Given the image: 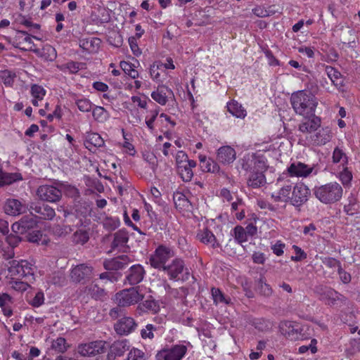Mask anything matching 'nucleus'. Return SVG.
<instances>
[{
	"mask_svg": "<svg viewBox=\"0 0 360 360\" xmlns=\"http://www.w3.org/2000/svg\"><path fill=\"white\" fill-rule=\"evenodd\" d=\"M290 103L297 115L307 117L314 115L318 101L313 94L302 90L292 94Z\"/></svg>",
	"mask_w": 360,
	"mask_h": 360,
	"instance_id": "1",
	"label": "nucleus"
},
{
	"mask_svg": "<svg viewBox=\"0 0 360 360\" xmlns=\"http://www.w3.org/2000/svg\"><path fill=\"white\" fill-rule=\"evenodd\" d=\"M314 193L316 198L321 202L324 204H332L341 199L343 190L338 183L330 182L315 187Z\"/></svg>",
	"mask_w": 360,
	"mask_h": 360,
	"instance_id": "2",
	"label": "nucleus"
},
{
	"mask_svg": "<svg viewBox=\"0 0 360 360\" xmlns=\"http://www.w3.org/2000/svg\"><path fill=\"white\" fill-rule=\"evenodd\" d=\"M144 297L140 287H132L122 290L115 295V300L119 307H128L136 304Z\"/></svg>",
	"mask_w": 360,
	"mask_h": 360,
	"instance_id": "3",
	"label": "nucleus"
},
{
	"mask_svg": "<svg viewBox=\"0 0 360 360\" xmlns=\"http://www.w3.org/2000/svg\"><path fill=\"white\" fill-rule=\"evenodd\" d=\"M34 268L27 261L18 262L13 260L10 262L8 273L11 276L16 278L27 279L29 281L34 280Z\"/></svg>",
	"mask_w": 360,
	"mask_h": 360,
	"instance_id": "4",
	"label": "nucleus"
},
{
	"mask_svg": "<svg viewBox=\"0 0 360 360\" xmlns=\"http://www.w3.org/2000/svg\"><path fill=\"white\" fill-rule=\"evenodd\" d=\"M174 256V250L169 246L160 245L150 257L149 262L151 266L160 270L167 261Z\"/></svg>",
	"mask_w": 360,
	"mask_h": 360,
	"instance_id": "5",
	"label": "nucleus"
},
{
	"mask_svg": "<svg viewBox=\"0 0 360 360\" xmlns=\"http://www.w3.org/2000/svg\"><path fill=\"white\" fill-rule=\"evenodd\" d=\"M94 276V269L86 264H81L73 267L70 274V279L74 283H84Z\"/></svg>",
	"mask_w": 360,
	"mask_h": 360,
	"instance_id": "6",
	"label": "nucleus"
},
{
	"mask_svg": "<svg viewBox=\"0 0 360 360\" xmlns=\"http://www.w3.org/2000/svg\"><path fill=\"white\" fill-rule=\"evenodd\" d=\"M187 352V346L179 344L158 352L159 360H181Z\"/></svg>",
	"mask_w": 360,
	"mask_h": 360,
	"instance_id": "7",
	"label": "nucleus"
},
{
	"mask_svg": "<svg viewBox=\"0 0 360 360\" xmlns=\"http://www.w3.org/2000/svg\"><path fill=\"white\" fill-rule=\"evenodd\" d=\"M37 195L41 200L55 202L61 198L62 191L52 185H42L37 188Z\"/></svg>",
	"mask_w": 360,
	"mask_h": 360,
	"instance_id": "8",
	"label": "nucleus"
},
{
	"mask_svg": "<svg viewBox=\"0 0 360 360\" xmlns=\"http://www.w3.org/2000/svg\"><path fill=\"white\" fill-rule=\"evenodd\" d=\"M105 351V342L95 341L89 343L81 344L77 347L78 353L82 356H94Z\"/></svg>",
	"mask_w": 360,
	"mask_h": 360,
	"instance_id": "9",
	"label": "nucleus"
},
{
	"mask_svg": "<svg viewBox=\"0 0 360 360\" xmlns=\"http://www.w3.org/2000/svg\"><path fill=\"white\" fill-rule=\"evenodd\" d=\"M309 190L303 184H297L293 187L290 202L292 205L299 207L306 202L309 195Z\"/></svg>",
	"mask_w": 360,
	"mask_h": 360,
	"instance_id": "10",
	"label": "nucleus"
},
{
	"mask_svg": "<svg viewBox=\"0 0 360 360\" xmlns=\"http://www.w3.org/2000/svg\"><path fill=\"white\" fill-rule=\"evenodd\" d=\"M137 324L134 319L129 316H123L114 324L115 332L120 335H127L135 330Z\"/></svg>",
	"mask_w": 360,
	"mask_h": 360,
	"instance_id": "11",
	"label": "nucleus"
},
{
	"mask_svg": "<svg viewBox=\"0 0 360 360\" xmlns=\"http://www.w3.org/2000/svg\"><path fill=\"white\" fill-rule=\"evenodd\" d=\"M236 159V152L230 146L220 147L217 151V160L224 165L232 164Z\"/></svg>",
	"mask_w": 360,
	"mask_h": 360,
	"instance_id": "12",
	"label": "nucleus"
},
{
	"mask_svg": "<svg viewBox=\"0 0 360 360\" xmlns=\"http://www.w3.org/2000/svg\"><path fill=\"white\" fill-rule=\"evenodd\" d=\"M129 240L128 232L124 229H120L113 234V240L111 243V249L109 252L117 250L118 251H124L128 248Z\"/></svg>",
	"mask_w": 360,
	"mask_h": 360,
	"instance_id": "13",
	"label": "nucleus"
},
{
	"mask_svg": "<svg viewBox=\"0 0 360 360\" xmlns=\"http://www.w3.org/2000/svg\"><path fill=\"white\" fill-rule=\"evenodd\" d=\"M184 267V262L181 259L176 258L172 260L171 264H166L160 270L166 272L169 279L176 280L178 279L179 275L183 272Z\"/></svg>",
	"mask_w": 360,
	"mask_h": 360,
	"instance_id": "14",
	"label": "nucleus"
},
{
	"mask_svg": "<svg viewBox=\"0 0 360 360\" xmlns=\"http://www.w3.org/2000/svg\"><path fill=\"white\" fill-rule=\"evenodd\" d=\"M316 292L320 295V300L328 305H333L342 296L330 288L319 286L316 288Z\"/></svg>",
	"mask_w": 360,
	"mask_h": 360,
	"instance_id": "15",
	"label": "nucleus"
},
{
	"mask_svg": "<svg viewBox=\"0 0 360 360\" xmlns=\"http://www.w3.org/2000/svg\"><path fill=\"white\" fill-rule=\"evenodd\" d=\"M314 167L300 162H293L288 168L290 176L298 177H307L312 173Z\"/></svg>",
	"mask_w": 360,
	"mask_h": 360,
	"instance_id": "16",
	"label": "nucleus"
},
{
	"mask_svg": "<svg viewBox=\"0 0 360 360\" xmlns=\"http://www.w3.org/2000/svg\"><path fill=\"white\" fill-rule=\"evenodd\" d=\"M37 226V221L32 216H25L19 221L13 224L11 229L13 232L24 233Z\"/></svg>",
	"mask_w": 360,
	"mask_h": 360,
	"instance_id": "17",
	"label": "nucleus"
},
{
	"mask_svg": "<svg viewBox=\"0 0 360 360\" xmlns=\"http://www.w3.org/2000/svg\"><path fill=\"white\" fill-rule=\"evenodd\" d=\"M129 342L127 340H117L114 342L108 354V360H115L117 356H122L125 352L129 350Z\"/></svg>",
	"mask_w": 360,
	"mask_h": 360,
	"instance_id": "18",
	"label": "nucleus"
},
{
	"mask_svg": "<svg viewBox=\"0 0 360 360\" xmlns=\"http://www.w3.org/2000/svg\"><path fill=\"white\" fill-rule=\"evenodd\" d=\"M30 210L42 219L51 220L56 216L55 210L48 205L33 203Z\"/></svg>",
	"mask_w": 360,
	"mask_h": 360,
	"instance_id": "19",
	"label": "nucleus"
},
{
	"mask_svg": "<svg viewBox=\"0 0 360 360\" xmlns=\"http://www.w3.org/2000/svg\"><path fill=\"white\" fill-rule=\"evenodd\" d=\"M145 274V270L141 265H133L127 271L126 280L130 285H136L143 281Z\"/></svg>",
	"mask_w": 360,
	"mask_h": 360,
	"instance_id": "20",
	"label": "nucleus"
},
{
	"mask_svg": "<svg viewBox=\"0 0 360 360\" xmlns=\"http://www.w3.org/2000/svg\"><path fill=\"white\" fill-rule=\"evenodd\" d=\"M130 259L127 255H121L103 262L104 268L108 271H117L124 269L129 263Z\"/></svg>",
	"mask_w": 360,
	"mask_h": 360,
	"instance_id": "21",
	"label": "nucleus"
},
{
	"mask_svg": "<svg viewBox=\"0 0 360 360\" xmlns=\"http://www.w3.org/2000/svg\"><path fill=\"white\" fill-rule=\"evenodd\" d=\"M5 212L11 216H18L26 211V207L17 199H8L4 206Z\"/></svg>",
	"mask_w": 360,
	"mask_h": 360,
	"instance_id": "22",
	"label": "nucleus"
},
{
	"mask_svg": "<svg viewBox=\"0 0 360 360\" xmlns=\"http://www.w3.org/2000/svg\"><path fill=\"white\" fill-rule=\"evenodd\" d=\"M170 96H174V93L165 86H159L151 93L152 98L162 105L167 103V98Z\"/></svg>",
	"mask_w": 360,
	"mask_h": 360,
	"instance_id": "23",
	"label": "nucleus"
},
{
	"mask_svg": "<svg viewBox=\"0 0 360 360\" xmlns=\"http://www.w3.org/2000/svg\"><path fill=\"white\" fill-rule=\"evenodd\" d=\"M281 333L291 340L300 338V333L298 326H294L291 322H283L279 326Z\"/></svg>",
	"mask_w": 360,
	"mask_h": 360,
	"instance_id": "24",
	"label": "nucleus"
},
{
	"mask_svg": "<svg viewBox=\"0 0 360 360\" xmlns=\"http://www.w3.org/2000/svg\"><path fill=\"white\" fill-rule=\"evenodd\" d=\"M200 167L204 172L219 173L220 167L217 162L211 158H207L204 155H200Z\"/></svg>",
	"mask_w": 360,
	"mask_h": 360,
	"instance_id": "25",
	"label": "nucleus"
},
{
	"mask_svg": "<svg viewBox=\"0 0 360 360\" xmlns=\"http://www.w3.org/2000/svg\"><path fill=\"white\" fill-rule=\"evenodd\" d=\"M174 202L176 209L180 211L191 212L192 205L187 197L181 192H176L174 194Z\"/></svg>",
	"mask_w": 360,
	"mask_h": 360,
	"instance_id": "26",
	"label": "nucleus"
},
{
	"mask_svg": "<svg viewBox=\"0 0 360 360\" xmlns=\"http://www.w3.org/2000/svg\"><path fill=\"white\" fill-rule=\"evenodd\" d=\"M311 119L302 122L299 125V130L302 133H312L316 131L321 126V119L313 115Z\"/></svg>",
	"mask_w": 360,
	"mask_h": 360,
	"instance_id": "27",
	"label": "nucleus"
},
{
	"mask_svg": "<svg viewBox=\"0 0 360 360\" xmlns=\"http://www.w3.org/2000/svg\"><path fill=\"white\" fill-rule=\"evenodd\" d=\"M292 191V185L288 182L278 192L272 193L271 198L275 202H288L290 200Z\"/></svg>",
	"mask_w": 360,
	"mask_h": 360,
	"instance_id": "28",
	"label": "nucleus"
},
{
	"mask_svg": "<svg viewBox=\"0 0 360 360\" xmlns=\"http://www.w3.org/2000/svg\"><path fill=\"white\" fill-rule=\"evenodd\" d=\"M264 172V171H256L255 172L250 173L248 179V186L257 188L265 185L266 178L263 174Z\"/></svg>",
	"mask_w": 360,
	"mask_h": 360,
	"instance_id": "29",
	"label": "nucleus"
},
{
	"mask_svg": "<svg viewBox=\"0 0 360 360\" xmlns=\"http://www.w3.org/2000/svg\"><path fill=\"white\" fill-rule=\"evenodd\" d=\"M200 242L204 244L209 245L212 248H215L219 246L214 235L207 229L201 230L197 236Z\"/></svg>",
	"mask_w": 360,
	"mask_h": 360,
	"instance_id": "30",
	"label": "nucleus"
},
{
	"mask_svg": "<svg viewBox=\"0 0 360 360\" xmlns=\"http://www.w3.org/2000/svg\"><path fill=\"white\" fill-rule=\"evenodd\" d=\"M196 166V162L194 160H191L186 165H179L178 168V172L181 175L183 181H189L191 180L193 173L192 171V168Z\"/></svg>",
	"mask_w": 360,
	"mask_h": 360,
	"instance_id": "31",
	"label": "nucleus"
},
{
	"mask_svg": "<svg viewBox=\"0 0 360 360\" xmlns=\"http://www.w3.org/2000/svg\"><path fill=\"white\" fill-rule=\"evenodd\" d=\"M84 144L86 148L91 150L92 148L103 146L104 145V141L98 134L90 133L87 135Z\"/></svg>",
	"mask_w": 360,
	"mask_h": 360,
	"instance_id": "32",
	"label": "nucleus"
},
{
	"mask_svg": "<svg viewBox=\"0 0 360 360\" xmlns=\"http://www.w3.org/2000/svg\"><path fill=\"white\" fill-rule=\"evenodd\" d=\"M228 111L233 116L238 118H245L246 110L244 108L236 101H231L227 103Z\"/></svg>",
	"mask_w": 360,
	"mask_h": 360,
	"instance_id": "33",
	"label": "nucleus"
},
{
	"mask_svg": "<svg viewBox=\"0 0 360 360\" xmlns=\"http://www.w3.org/2000/svg\"><path fill=\"white\" fill-rule=\"evenodd\" d=\"M13 298L7 293H2L0 296V307L2 309L4 314L8 317L13 314L11 304Z\"/></svg>",
	"mask_w": 360,
	"mask_h": 360,
	"instance_id": "34",
	"label": "nucleus"
},
{
	"mask_svg": "<svg viewBox=\"0 0 360 360\" xmlns=\"http://www.w3.org/2000/svg\"><path fill=\"white\" fill-rule=\"evenodd\" d=\"M82 66V63L74 62V61H69L66 63L61 64V65H57V68L66 73L69 72L71 74L77 73Z\"/></svg>",
	"mask_w": 360,
	"mask_h": 360,
	"instance_id": "35",
	"label": "nucleus"
},
{
	"mask_svg": "<svg viewBox=\"0 0 360 360\" xmlns=\"http://www.w3.org/2000/svg\"><path fill=\"white\" fill-rule=\"evenodd\" d=\"M326 72L328 77L330 79L332 83L335 86H342V79L341 74L339 71L331 66H327L326 68Z\"/></svg>",
	"mask_w": 360,
	"mask_h": 360,
	"instance_id": "36",
	"label": "nucleus"
},
{
	"mask_svg": "<svg viewBox=\"0 0 360 360\" xmlns=\"http://www.w3.org/2000/svg\"><path fill=\"white\" fill-rule=\"evenodd\" d=\"M253 161L251 164V167L250 171L252 172H255L256 171H265L266 169V164L264 158L262 156L256 155L255 154L252 156Z\"/></svg>",
	"mask_w": 360,
	"mask_h": 360,
	"instance_id": "37",
	"label": "nucleus"
},
{
	"mask_svg": "<svg viewBox=\"0 0 360 360\" xmlns=\"http://www.w3.org/2000/svg\"><path fill=\"white\" fill-rule=\"evenodd\" d=\"M20 278H12L8 283V285L11 288L13 289L18 292H25L30 288V285L28 282H30L27 279L25 281H22L19 280Z\"/></svg>",
	"mask_w": 360,
	"mask_h": 360,
	"instance_id": "38",
	"label": "nucleus"
},
{
	"mask_svg": "<svg viewBox=\"0 0 360 360\" xmlns=\"http://www.w3.org/2000/svg\"><path fill=\"white\" fill-rule=\"evenodd\" d=\"M211 291L214 302L216 304H229L230 303L231 299L229 297H226L219 288H212Z\"/></svg>",
	"mask_w": 360,
	"mask_h": 360,
	"instance_id": "39",
	"label": "nucleus"
},
{
	"mask_svg": "<svg viewBox=\"0 0 360 360\" xmlns=\"http://www.w3.org/2000/svg\"><path fill=\"white\" fill-rule=\"evenodd\" d=\"M1 179L0 186H2L11 184L18 180H20L22 179V176L18 173H6L3 172Z\"/></svg>",
	"mask_w": 360,
	"mask_h": 360,
	"instance_id": "40",
	"label": "nucleus"
},
{
	"mask_svg": "<svg viewBox=\"0 0 360 360\" xmlns=\"http://www.w3.org/2000/svg\"><path fill=\"white\" fill-rule=\"evenodd\" d=\"M120 224V219L116 217H106L103 221V227L108 231L116 229Z\"/></svg>",
	"mask_w": 360,
	"mask_h": 360,
	"instance_id": "41",
	"label": "nucleus"
},
{
	"mask_svg": "<svg viewBox=\"0 0 360 360\" xmlns=\"http://www.w3.org/2000/svg\"><path fill=\"white\" fill-rule=\"evenodd\" d=\"M89 233L86 230L79 229L72 236V240L76 244L83 245L89 240Z\"/></svg>",
	"mask_w": 360,
	"mask_h": 360,
	"instance_id": "42",
	"label": "nucleus"
},
{
	"mask_svg": "<svg viewBox=\"0 0 360 360\" xmlns=\"http://www.w3.org/2000/svg\"><path fill=\"white\" fill-rule=\"evenodd\" d=\"M92 115L96 120L101 122L106 121L109 117L108 112L101 106H96L93 109Z\"/></svg>",
	"mask_w": 360,
	"mask_h": 360,
	"instance_id": "43",
	"label": "nucleus"
},
{
	"mask_svg": "<svg viewBox=\"0 0 360 360\" xmlns=\"http://www.w3.org/2000/svg\"><path fill=\"white\" fill-rule=\"evenodd\" d=\"M51 347L58 352L63 353L68 349L69 345L65 338L60 337L52 342Z\"/></svg>",
	"mask_w": 360,
	"mask_h": 360,
	"instance_id": "44",
	"label": "nucleus"
},
{
	"mask_svg": "<svg viewBox=\"0 0 360 360\" xmlns=\"http://www.w3.org/2000/svg\"><path fill=\"white\" fill-rule=\"evenodd\" d=\"M120 67L122 70L127 74L132 79H136L139 77V72L134 69V65L129 62H120Z\"/></svg>",
	"mask_w": 360,
	"mask_h": 360,
	"instance_id": "45",
	"label": "nucleus"
},
{
	"mask_svg": "<svg viewBox=\"0 0 360 360\" xmlns=\"http://www.w3.org/2000/svg\"><path fill=\"white\" fill-rule=\"evenodd\" d=\"M234 238L238 243H243L248 240V236L245 229L240 226H236L234 229Z\"/></svg>",
	"mask_w": 360,
	"mask_h": 360,
	"instance_id": "46",
	"label": "nucleus"
},
{
	"mask_svg": "<svg viewBox=\"0 0 360 360\" xmlns=\"http://www.w3.org/2000/svg\"><path fill=\"white\" fill-rule=\"evenodd\" d=\"M15 77V73L5 70L0 71V78L6 86H11Z\"/></svg>",
	"mask_w": 360,
	"mask_h": 360,
	"instance_id": "47",
	"label": "nucleus"
},
{
	"mask_svg": "<svg viewBox=\"0 0 360 360\" xmlns=\"http://www.w3.org/2000/svg\"><path fill=\"white\" fill-rule=\"evenodd\" d=\"M18 39L19 40L22 39V42L26 45V47H23V49H32L34 46V43L32 40V37L28 34V33L25 31H18Z\"/></svg>",
	"mask_w": 360,
	"mask_h": 360,
	"instance_id": "48",
	"label": "nucleus"
},
{
	"mask_svg": "<svg viewBox=\"0 0 360 360\" xmlns=\"http://www.w3.org/2000/svg\"><path fill=\"white\" fill-rule=\"evenodd\" d=\"M257 288L259 292L265 297H269L272 293V290L271 287L269 286V285L266 283L263 278H259V280L258 281Z\"/></svg>",
	"mask_w": 360,
	"mask_h": 360,
	"instance_id": "49",
	"label": "nucleus"
},
{
	"mask_svg": "<svg viewBox=\"0 0 360 360\" xmlns=\"http://www.w3.org/2000/svg\"><path fill=\"white\" fill-rule=\"evenodd\" d=\"M78 109L83 112H90L92 109V103L87 98L78 99L76 101Z\"/></svg>",
	"mask_w": 360,
	"mask_h": 360,
	"instance_id": "50",
	"label": "nucleus"
},
{
	"mask_svg": "<svg viewBox=\"0 0 360 360\" xmlns=\"http://www.w3.org/2000/svg\"><path fill=\"white\" fill-rule=\"evenodd\" d=\"M157 330V328L153 324H147L145 328H143L141 331L142 338L153 339L154 338V332Z\"/></svg>",
	"mask_w": 360,
	"mask_h": 360,
	"instance_id": "51",
	"label": "nucleus"
},
{
	"mask_svg": "<svg viewBox=\"0 0 360 360\" xmlns=\"http://www.w3.org/2000/svg\"><path fill=\"white\" fill-rule=\"evenodd\" d=\"M31 94L34 98L42 100L46 94V91L41 86L33 84L31 86Z\"/></svg>",
	"mask_w": 360,
	"mask_h": 360,
	"instance_id": "52",
	"label": "nucleus"
},
{
	"mask_svg": "<svg viewBox=\"0 0 360 360\" xmlns=\"http://www.w3.org/2000/svg\"><path fill=\"white\" fill-rule=\"evenodd\" d=\"M127 360H146L145 354L139 349H132L130 350Z\"/></svg>",
	"mask_w": 360,
	"mask_h": 360,
	"instance_id": "53",
	"label": "nucleus"
},
{
	"mask_svg": "<svg viewBox=\"0 0 360 360\" xmlns=\"http://www.w3.org/2000/svg\"><path fill=\"white\" fill-rule=\"evenodd\" d=\"M316 139L314 140V142L317 145L325 144L326 142L329 141L330 138V136L328 134V131H324V130H323L322 134H321V131L319 132H318L316 134Z\"/></svg>",
	"mask_w": 360,
	"mask_h": 360,
	"instance_id": "54",
	"label": "nucleus"
},
{
	"mask_svg": "<svg viewBox=\"0 0 360 360\" xmlns=\"http://www.w3.org/2000/svg\"><path fill=\"white\" fill-rule=\"evenodd\" d=\"M91 295L95 299H101L105 295L103 288H99L97 285H93L89 288Z\"/></svg>",
	"mask_w": 360,
	"mask_h": 360,
	"instance_id": "55",
	"label": "nucleus"
},
{
	"mask_svg": "<svg viewBox=\"0 0 360 360\" xmlns=\"http://www.w3.org/2000/svg\"><path fill=\"white\" fill-rule=\"evenodd\" d=\"M254 153H248V154H246L243 156V158L240 160V165H241V167L243 169H244L245 171H248L249 169H250V167H251V164L253 161V159H252V156H253Z\"/></svg>",
	"mask_w": 360,
	"mask_h": 360,
	"instance_id": "56",
	"label": "nucleus"
},
{
	"mask_svg": "<svg viewBox=\"0 0 360 360\" xmlns=\"http://www.w3.org/2000/svg\"><path fill=\"white\" fill-rule=\"evenodd\" d=\"M191 160H188V155L186 153L182 150L178 151L176 155V163L177 167L179 165H186L187 162L191 161Z\"/></svg>",
	"mask_w": 360,
	"mask_h": 360,
	"instance_id": "57",
	"label": "nucleus"
},
{
	"mask_svg": "<svg viewBox=\"0 0 360 360\" xmlns=\"http://www.w3.org/2000/svg\"><path fill=\"white\" fill-rule=\"evenodd\" d=\"M292 248L295 251V255L291 257L292 261L298 262L307 258V254L300 248L297 245H293Z\"/></svg>",
	"mask_w": 360,
	"mask_h": 360,
	"instance_id": "58",
	"label": "nucleus"
},
{
	"mask_svg": "<svg viewBox=\"0 0 360 360\" xmlns=\"http://www.w3.org/2000/svg\"><path fill=\"white\" fill-rule=\"evenodd\" d=\"M6 241L10 247L14 248L15 247H17L18 245V244L21 241V239L18 236L10 234L8 236H6Z\"/></svg>",
	"mask_w": 360,
	"mask_h": 360,
	"instance_id": "59",
	"label": "nucleus"
},
{
	"mask_svg": "<svg viewBox=\"0 0 360 360\" xmlns=\"http://www.w3.org/2000/svg\"><path fill=\"white\" fill-rule=\"evenodd\" d=\"M129 44L133 53L136 56H139L141 53V49L139 48L136 39L134 37L129 38Z\"/></svg>",
	"mask_w": 360,
	"mask_h": 360,
	"instance_id": "60",
	"label": "nucleus"
},
{
	"mask_svg": "<svg viewBox=\"0 0 360 360\" xmlns=\"http://www.w3.org/2000/svg\"><path fill=\"white\" fill-rule=\"evenodd\" d=\"M44 293L41 292H38L31 301V304L33 307H39L44 303Z\"/></svg>",
	"mask_w": 360,
	"mask_h": 360,
	"instance_id": "61",
	"label": "nucleus"
},
{
	"mask_svg": "<svg viewBox=\"0 0 360 360\" xmlns=\"http://www.w3.org/2000/svg\"><path fill=\"white\" fill-rule=\"evenodd\" d=\"M158 112L159 111L158 110L151 111L150 112V114H151L150 117L148 118V117H146V124L147 127L150 130H153V129H154L153 122L155 120V119L158 115Z\"/></svg>",
	"mask_w": 360,
	"mask_h": 360,
	"instance_id": "62",
	"label": "nucleus"
},
{
	"mask_svg": "<svg viewBox=\"0 0 360 360\" xmlns=\"http://www.w3.org/2000/svg\"><path fill=\"white\" fill-rule=\"evenodd\" d=\"M352 179V173L347 169H345L340 174V179L342 181V183L345 185L349 184Z\"/></svg>",
	"mask_w": 360,
	"mask_h": 360,
	"instance_id": "63",
	"label": "nucleus"
},
{
	"mask_svg": "<svg viewBox=\"0 0 360 360\" xmlns=\"http://www.w3.org/2000/svg\"><path fill=\"white\" fill-rule=\"evenodd\" d=\"M284 244L278 241L275 245L272 246L273 252L277 256H281L283 254Z\"/></svg>",
	"mask_w": 360,
	"mask_h": 360,
	"instance_id": "64",
	"label": "nucleus"
}]
</instances>
